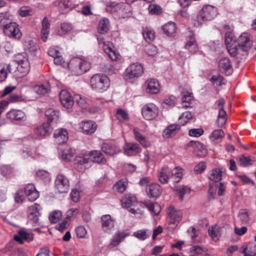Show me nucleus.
Returning a JSON list of instances; mask_svg holds the SVG:
<instances>
[{
    "label": "nucleus",
    "instance_id": "obj_8",
    "mask_svg": "<svg viewBox=\"0 0 256 256\" xmlns=\"http://www.w3.org/2000/svg\"><path fill=\"white\" fill-rule=\"evenodd\" d=\"M98 44L102 47L104 51L113 61H116L120 58L119 52L113 44L110 42H106L102 38H98Z\"/></svg>",
    "mask_w": 256,
    "mask_h": 256
},
{
    "label": "nucleus",
    "instance_id": "obj_24",
    "mask_svg": "<svg viewBox=\"0 0 256 256\" xmlns=\"http://www.w3.org/2000/svg\"><path fill=\"white\" fill-rule=\"evenodd\" d=\"M188 146L194 148L195 154L200 157H204L208 154L206 146L199 142H190Z\"/></svg>",
    "mask_w": 256,
    "mask_h": 256
},
{
    "label": "nucleus",
    "instance_id": "obj_27",
    "mask_svg": "<svg viewBox=\"0 0 256 256\" xmlns=\"http://www.w3.org/2000/svg\"><path fill=\"white\" fill-rule=\"evenodd\" d=\"M26 195L28 197L30 200L33 202L36 200L39 196V192L36 189L34 184H28L24 188Z\"/></svg>",
    "mask_w": 256,
    "mask_h": 256
},
{
    "label": "nucleus",
    "instance_id": "obj_26",
    "mask_svg": "<svg viewBox=\"0 0 256 256\" xmlns=\"http://www.w3.org/2000/svg\"><path fill=\"white\" fill-rule=\"evenodd\" d=\"M167 222L168 224V228L173 230L175 228L176 222V210L174 206H170L167 210Z\"/></svg>",
    "mask_w": 256,
    "mask_h": 256
},
{
    "label": "nucleus",
    "instance_id": "obj_60",
    "mask_svg": "<svg viewBox=\"0 0 256 256\" xmlns=\"http://www.w3.org/2000/svg\"><path fill=\"white\" fill-rule=\"evenodd\" d=\"M238 160L240 165L242 166H248L252 164L253 162L252 160L249 156H246L244 155H240L239 156Z\"/></svg>",
    "mask_w": 256,
    "mask_h": 256
},
{
    "label": "nucleus",
    "instance_id": "obj_43",
    "mask_svg": "<svg viewBox=\"0 0 256 256\" xmlns=\"http://www.w3.org/2000/svg\"><path fill=\"white\" fill-rule=\"evenodd\" d=\"M224 136V133L222 130H216L212 132L210 138L212 142L218 143L222 141Z\"/></svg>",
    "mask_w": 256,
    "mask_h": 256
},
{
    "label": "nucleus",
    "instance_id": "obj_32",
    "mask_svg": "<svg viewBox=\"0 0 256 256\" xmlns=\"http://www.w3.org/2000/svg\"><path fill=\"white\" fill-rule=\"evenodd\" d=\"M50 24L47 17H44L42 24V30L40 32L41 38L44 42H46L48 39L50 32Z\"/></svg>",
    "mask_w": 256,
    "mask_h": 256
},
{
    "label": "nucleus",
    "instance_id": "obj_12",
    "mask_svg": "<svg viewBox=\"0 0 256 256\" xmlns=\"http://www.w3.org/2000/svg\"><path fill=\"white\" fill-rule=\"evenodd\" d=\"M2 30L6 35L16 40H20L22 35L18 25L15 22H10Z\"/></svg>",
    "mask_w": 256,
    "mask_h": 256
},
{
    "label": "nucleus",
    "instance_id": "obj_7",
    "mask_svg": "<svg viewBox=\"0 0 256 256\" xmlns=\"http://www.w3.org/2000/svg\"><path fill=\"white\" fill-rule=\"evenodd\" d=\"M122 207L130 208V212L133 214L140 216L142 212L140 209L141 206L137 202L136 198L131 194H126L121 200Z\"/></svg>",
    "mask_w": 256,
    "mask_h": 256
},
{
    "label": "nucleus",
    "instance_id": "obj_63",
    "mask_svg": "<svg viewBox=\"0 0 256 256\" xmlns=\"http://www.w3.org/2000/svg\"><path fill=\"white\" fill-rule=\"evenodd\" d=\"M238 218L242 224H247L250 221L249 215L245 210H241L238 214Z\"/></svg>",
    "mask_w": 256,
    "mask_h": 256
},
{
    "label": "nucleus",
    "instance_id": "obj_42",
    "mask_svg": "<svg viewBox=\"0 0 256 256\" xmlns=\"http://www.w3.org/2000/svg\"><path fill=\"white\" fill-rule=\"evenodd\" d=\"M164 32L168 36H172L176 32V25L174 22H169L162 28Z\"/></svg>",
    "mask_w": 256,
    "mask_h": 256
},
{
    "label": "nucleus",
    "instance_id": "obj_37",
    "mask_svg": "<svg viewBox=\"0 0 256 256\" xmlns=\"http://www.w3.org/2000/svg\"><path fill=\"white\" fill-rule=\"evenodd\" d=\"M191 190L190 188L184 186L180 185L177 187V196L180 202H183L186 196L190 194Z\"/></svg>",
    "mask_w": 256,
    "mask_h": 256
},
{
    "label": "nucleus",
    "instance_id": "obj_51",
    "mask_svg": "<svg viewBox=\"0 0 256 256\" xmlns=\"http://www.w3.org/2000/svg\"><path fill=\"white\" fill-rule=\"evenodd\" d=\"M59 7L62 13H65L74 8L70 0H60Z\"/></svg>",
    "mask_w": 256,
    "mask_h": 256
},
{
    "label": "nucleus",
    "instance_id": "obj_52",
    "mask_svg": "<svg viewBox=\"0 0 256 256\" xmlns=\"http://www.w3.org/2000/svg\"><path fill=\"white\" fill-rule=\"evenodd\" d=\"M11 16L8 12H4L0 14V27L2 29L5 26L9 23V21L11 20Z\"/></svg>",
    "mask_w": 256,
    "mask_h": 256
},
{
    "label": "nucleus",
    "instance_id": "obj_41",
    "mask_svg": "<svg viewBox=\"0 0 256 256\" xmlns=\"http://www.w3.org/2000/svg\"><path fill=\"white\" fill-rule=\"evenodd\" d=\"M144 38L147 42H151L154 40L156 37L155 32L150 27L144 28L142 30Z\"/></svg>",
    "mask_w": 256,
    "mask_h": 256
},
{
    "label": "nucleus",
    "instance_id": "obj_58",
    "mask_svg": "<svg viewBox=\"0 0 256 256\" xmlns=\"http://www.w3.org/2000/svg\"><path fill=\"white\" fill-rule=\"evenodd\" d=\"M116 117L120 122H124L129 119L128 113L122 109H118L116 112Z\"/></svg>",
    "mask_w": 256,
    "mask_h": 256
},
{
    "label": "nucleus",
    "instance_id": "obj_25",
    "mask_svg": "<svg viewBox=\"0 0 256 256\" xmlns=\"http://www.w3.org/2000/svg\"><path fill=\"white\" fill-rule=\"evenodd\" d=\"M101 220L103 230L106 232H110L114 228V220L109 214L103 216Z\"/></svg>",
    "mask_w": 256,
    "mask_h": 256
},
{
    "label": "nucleus",
    "instance_id": "obj_53",
    "mask_svg": "<svg viewBox=\"0 0 256 256\" xmlns=\"http://www.w3.org/2000/svg\"><path fill=\"white\" fill-rule=\"evenodd\" d=\"M194 116V114L190 112H186L179 117L178 122L180 124L184 126Z\"/></svg>",
    "mask_w": 256,
    "mask_h": 256
},
{
    "label": "nucleus",
    "instance_id": "obj_22",
    "mask_svg": "<svg viewBox=\"0 0 256 256\" xmlns=\"http://www.w3.org/2000/svg\"><path fill=\"white\" fill-rule=\"evenodd\" d=\"M146 192L148 197L157 198L162 194V188L158 184H152L147 186Z\"/></svg>",
    "mask_w": 256,
    "mask_h": 256
},
{
    "label": "nucleus",
    "instance_id": "obj_35",
    "mask_svg": "<svg viewBox=\"0 0 256 256\" xmlns=\"http://www.w3.org/2000/svg\"><path fill=\"white\" fill-rule=\"evenodd\" d=\"M134 134L136 140L144 148H147L150 146V142L148 138L142 136L136 129H134Z\"/></svg>",
    "mask_w": 256,
    "mask_h": 256
},
{
    "label": "nucleus",
    "instance_id": "obj_4",
    "mask_svg": "<svg viewBox=\"0 0 256 256\" xmlns=\"http://www.w3.org/2000/svg\"><path fill=\"white\" fill-rule=\"evenodd\" d=\"M225 43L227 49L232 56L240 59H242L246 56L249 49L238 46L236 40L230 36H226Z\"/></svg>",
    "mask_w": 256,
    "mask_h": 256
},
{
    "label": "nucleus",
    "instance_id": "obj_18",
    "mask_svg": "<svg viewBox=\"0 0 256 256\" xmlns=\"http://www.w3.org/2000/svg\"><path fill=\"white\" fill-rule=\"evenodd\" d=\"M144 88L147 92L156 94L160 92V86L158 82L154 78L148 79L144 84Z\"/></svg>",
    "mask_w": 256,
    "mask_h": 256
},
{
    "label": "nucleus",
    "instance_id": "obj_49",
    "mask_svg": "<svg viewBox=\"0 0 256 256\" xmlns=\"http://www.w3.org/2000/svg\"><path fill=\"white\" fill-rule=\"evenodd\" d=\"M24 49L28 52L34 54L37 50L38 46L36 44L33 40H28L25 41L24 44Z\"/></svg>",
    "mask_w": 256,
    "mask_h": 256
},
{
    "label": "nucleus",
    "instance_id": "obj_62",
    "mask_svg": "<svg viewBox=\"0 0 256 256\" xmlns=\"http://www.w3.org/2000/svg\"><path fill=\"white\" fill-rule=\"evenodd\" d=\"M218 227L216 226H212L208 230V234L212 239L214 241L218 240Z\"/></svg>",
    "mask_w": 256,
    "mask_h": 256
},
{
    "label": "nucleus",
    "instance_id": "obj_3",
    "mask_svg": "<svg viewBox=\"0 0 256 256\" xmlns=\"http://www.w3.org/2000/svg\"><path fill=\"white\" fill-rule=\"evenodd\" d=\"M218 13V10L216 7L210 5L204 6L198 14L193 17L194 26H200L205 22L214 18L216 16Z\"/></svg>",
    "mask_w": 256,
    "mask_h": 256
},
{
    "label": "nucleus",
    "instance_id": "obj_14",
    "mask_svg": "<svg viewBox=\"0 0 256 256\" xmlns=\"http://www.w3.org/2000/svg\"><path fill=\"white\" fill-rule=\"evenodd\" d=\"M55 186L60 193L67 192L70 188L68 178L63 174H58L55 180Z\"/></svg>",
    "mask_w": 256,
    "mask_h": 256
},
{
    "label": "nucleus",
    "instance_id": "obj_5",
    "mask_svg": "<svg viewBox=\"0 0 256 256\" xmlns=\"http://www.w3.org/2000/svg\"><path fill=\"white\" fill-rule=\"evenodd\" d=\"M110 86V80L108 76L104 74H96L90 80L92 88L98 92L106 91Z\"/></svg>",
    "mask_w": 256,
    "mask_h": 256
},
{
    "label": "nucleus",
    "instance_id": "obj_30",
    "mask_svg": "<svg viewBox=\"0 0 256 256\" xmlns=\"http://www.w3.org/2000/svg\"><path fill=\"white\" fill-rule=\"evenodd\" d=\"M237 44L240 46L250 49L252 45V41L250 40V36L248 33L242 34L238 38Z\"/></svg>",
    "mask_w": 256,
    "mask_h": 256
},
{
    "label": "nucleus",
    "instance_id": "obj_48",
    "mask_svg": "<svg viewBox=\"0 0 256 256\" xmlns=\"http://www.w3.org/2000/svg\"><path fill=\"white\" fill-rule=\"evenodd\" d=\"M127 184L126 180H120L114 186L113 190L116 192L122 193L126 190Z\"/></svg>",
    "mask_w": 256,
    "mask_h": 256
},
{
    "label": "nucleus",
    "instance_id": "obj_57",
    "mask_svg": "<svg viewBox=\"0 0 256 256\" xmlns=\"http://www.w3.org/2000/svg\"><path fill=\"white\" fill-rule=\"evenodd\" d=\"M62 214L60 210H54L49 216V220L52 223H56L62 218Z\"/></svg>",
    "mask_w": 256,
    "mask_h": 256
},
{
    "label": "nucleus",
    "instance_id": "obj_55",
    "mask_svg": "<svg viewBox=\"0 0 256 256\" xmlns=\"http://www.w3.org/2000/svg\"><path fill=\"white\" fill-rule=\"evenodd\" d=\"M36 174L38 178L44 182H49L51 179L50 174L45 170H38Z\"/></svg>",
    "mask_w": 256,
    "mask_h": 256
},
{
    "label": "nucleus",
    "instance_id": "obj_29",
    "mask_svg": "<svg viewBox=\"0 0 256 256\" xmlns=\"http://www.w3.org/2000/svg\"><path fill=\"white\" fill-rule=\"evenodd\" d=\"M218 66L226 75H230L232 72L231 62L229 58H224L220 60Z\"/></svg>",
    "mask_w": 256,
    "mask_h": 256
},
{
    "label": "nucleus",
    "instance_id": "obj_50",
    "mask_svg": "<svg viewBox=\"0 0 256 256\" xmlns=\"http://www.w3.org/2000/svg\"><path fill=\"white\" fill-rule=\"evenodd\" d=\"M72 25L68 23H63L60 28L56 29V32L58 35L62 36L72 30Z\"/></svg>",
    "mask_w": 256,
    "mask_h": 256
},
{
    "label": "nucleus",
    "instance_id": "obj_17",
    "mask_svg": "<svg viewBox=\"0 0 256 256\" xmlns=\"http://www.w3.org/2000/svg\"><path fill=\"white\" fill-rule=\"evenodd\" d=\"M6 116L11 120L24 122L26 119L25 113L22 110L17 109L11 110L6 113Z\"/></svg>",
    "mask_w": 256,
    "mask_h": 256
},
{
    "label": "nucleus",
    "instance_id": "obj_15",
    "mask_svg": "<svg viewBox=\"0 0 256 256\" xmlns=\"http://www.w3.org/2000/svg\"><path fill=\"white\" fill-rule=\"evenodd\" d=\"M78 126L83 134L88 135L94 134L97 128V124L92 120L82 121L78 124Z\"/></svg>",
    "mask_w": 256,
    "mask_h": 256
},
{
    "label": "nucleus",
    "instance_id": "obj_34",
    "mask_svg": "<svg viewBox=\"0 0 256 256\" xmlns=\"http://www.w3.org/2000/svg\"><path fill=\"white\" fill-rule=\"evenodd\" d=\"M185 48L192 54L198 50V47L196 38L193 36H190L188 38L185 44Z\"/></svg>",
    "mask_w": 256,
    "mask_h": 256
},
{
    "label": "nucleus",
    "instance_id": "obj_45",
    "mask_svg": "<svg viewBox=\"0 0 256 256\" xmlns=\"http://www.w3.org/2000/svg\"><path fill=\"white\" fill-rule=\"evenodd\" d=\"M222 172L220 169L216 168L212 170L208 174V178L215 182H220L222 180Z\"/></svg>",
    "mask_w": 256,
    "mask_h": 256
},
{
    "label": "nucleus",
    "instance_id": "obj_21",
    "mask_svg": "<svg viewBox=\"0 0 256 256\" xmlns=\"http://www.w3.org/2000/svg\"><path fill=\"white\" fill-rule=\"evenodd\" d=\"M14 239L20 244H22L24 241L28 242H32L34 239V236L32 233L28 232L24 229H21L18 231V234L14 236Z\"/></svg>",
    "mask_w": 256,
    "mask_h": 256
},
{
    "label": "nucleus",
    "instance_id": "obj_6",
    "mask_svg": "<svg viewBox=\"0 0 256 256\" xmlns=\"http://www.w3.org/2000/svg\"><path fill=\"white\" fill-rule=\"evenodd\" d=\"M67 66L74 74L80 75L89 70L90 64L84 59L74 58L71 60Z\"/></svg>",
    "mask_w": 256,
    "mask_h": 256
},
{
    "label": "nucleus",
    "instance_id": "obj_10",
    "mask_svg": "<svg viewBox=\"0 0 256 256\" xmlns=\"http://www.w3.org/2000/svg\"><path fill=\"white\" fill-rule=\"evenodd\" d=\"M144 73V68L141 64L133 63L126 69L125 74L128 78H136L140 77Z\"/></svg>",
    "mask_w": 256,
    "mask_h": 256
},
{
    "label": "nucleus",
    "instance_id": "obj_40",
    "mask_svg": "<svg viewBox=\"0 0 256 256\" xmlns=\"http://www.w3.org/2000/svg\"><path fill=\"white\" fill-rule=\"evenodd\" d=\"M110 28V22L107 18H103L98 22V30L100 34L106 33Z\"/></svg>",
    "mask_w": 256,
    "mask_h": 256
},
{
    "label": "nucleus",
    "instance_id": "obj_54",
    "mask_svg": "<svg viewBox=\"0 0 256 256\" xmlns=\"http://www.w3.org/2000/svg\"><path fill=\"white\" fill-rule=\"evenodd\" d=\"M176 124H172L168 126L163 132V136L165 138H170L175 135Z\"/></svg>",
    "mask_w": 256,
    "mask_h": 256
},
{
    "label": "nucleus",
    "instance_id": "obj_59",
    "mask_svg": "<svg viewBox=\"0 0 256 256\" xmlns=\"http://www.w3.org/2000/svg\"><path fill=\"white\" fill-rule=\"evenodd\" d=\"M79 209L76 208H70L66 213V218L68 220H71L76 217L79 214Z\"/></svg>",
    "mask_w": 256,
    "mask_h": 256
},
{
    "label": "nucleus",
    "instance_id": "obj_11",
    "mask_svg": "<svg viewBox=\"0 0 256 256\" xmlns=\"http://www.w3.org/2000/svg\"><path fill=\"white\" fill-rule=\"evenodd\" d=\"M224 104V99H219L216 101L215 104L216 108L218 110V116L216 121L218 127V128L223 127L226 122V114L223 108Z\"/></svg>",
    "mask_w": 256,
    "mask_h": 256
},
{
    "label": "nucleus",
    "instance_id": "obj_38",
    "mask_svg": "<svg viewBox=\"0 0 256 256\" xmlns=\"http://www.w3.org/2000/svg\"><path fill=\"white\" fill-rule=\"evenodd\" d=\"M151 234V231L148 229L138 230L133 233L132 236L140 240H144Z\"/></svg>",
    "mask_w": 256,
    "mask_h": 256
},
{
    "label": "nucleus",
    "instance_id": "obj_9",
    "mask_svg": "<svg viewBox=\"0 0 256 256\" xmlns=\"http://www.w3.org/2000/svg\"><path fill=\"white\" fill-rule=\"evenodd\" d=\"M158 112V108L152 103L145 104L142 109V116L146 120H152L155 118Z\"/></svg>",
    "mask_w": 256,
    "mask_h": 256
},
{
    "label": "nucleus",
    "instance_id": "obj_56",
    "mask_svg": "<svg viewBox=\"0 0 256 256\" xmlns=\"http://www.w3.org/2000/svg\"><path fill=\"white\" fill-rule=\"evenodd\" d=\"M74 154V150L72 148L65 150L62 152V158L66 162H70L73 158Z\"/></svg>",
    "mask_w": 256,
    "mask_h": 256
},
{
    "label": "nucleus",
    "instance_id": "obj_64",
    "mask_svg": "<svg viewBox=\"0 0 256 256\" xmlns=\"http://www.w3.org/2000/svg\"><path fill=\"white\" fill-rule=\"evenodd\" d=\"M75 231L76 236L80 238H84L87 234L86 230L82 226H77L75 229Z\"/></svg>",
    "mask_w": 256,
    "mask_h": 256
},
{
    "label": "nucleus",
    "instance_id": "obj_13",
    "mask_svg": "<svg viewBox=\"0 0 256 256\" xmlns=\"http://www.w3.org/2000/svg\"><path fill=\"white\" fill-rule=\"evenodd\" d=\"M181 95L182 97L178 108L186 109L191 108L194 100L192 92L190 90H184L181 92Z\"/></svg>",
    "mask_w": 256,
    "mask_h": 256
},
{
    "label": "nucleus",
    "instance_id": "obj_46",
    "mask_svg": "<svg viewBox=\"0 0 256 256\" xmlns=\"http://www.w3.org/2000/svg\"><path fill=\"white\" fill-rule=\"evenodd\" d=\"M33 90L38 94L44 95L50 90V85L46 84H45L36 85L34 86Z\"/></svg>",
    "mask_w": 256,
    "mask_h": 256
},
{
    "label": "nucleus",
    "instance_id": "obj_39",
    "mask_svg": "<svg viewBox=\"0 0 256 256\" xmlns=\"http://www.w3.org/2000/svg\"><path fill=\"white\" fill-rule=\"evenodd\" d=\"M122 9H125V5L123 4H116L114 2H110L106 4V10L110 13L117 12Z\"/></svg>",
    "mask_w": 256,
    "mask_h": 256
},
{
    "label": "nucleus",
    "instance_id": "obj_1",
    "mask_svg": "<svg viewBox=\"0 0 256 256\" xmlns=\"http://www.w3.org/2000/svg\"><path fill=\"white\" fill-rule=\"evenodd\" d=\"M10 64L16 67L12 73L16 78L26 76L30 71V64L26 53L17 54L16 60Z\"/></svg>",
    "mask_w": 256,
    "mask_h": 256
},
{
    "label": "nucleus",
    "instance_id": "obj_36",
    "mask_svg": "<svg viewBox=\"0 0 256 256\" xmlns=\"http://www.w3.org/2000/svg\"><path fill=\"white\" fill-rule=\"evenodd\" d=\"M240 252L244 256H256V245L252 243H249L247 245L243 246Z\"/></svg>",
    "mask_w": 256,
    "mask_h": 256
},
{
    "label": "nucleus",
    "instance_id": "obj_23",
    "mask_svg": "<svg viewBox=\"0 0 256 256\" xmlns=\"http://www.w3.org/2000/svg\"><path fill=\"white\" fill-rule=\"evenodd\" d=\"M52 131V128L48 122L44 123L42 126H38L34 129L35 134L38 136H48Z\"/></svg>",
    "mask_w": 256,
    "mask_h": 256
},
{
    "label": "nucleus",
    "instance_id": "obj_47",
    "mask_svg": "<svg viewBox=\"0 0 256 256\" xmlns=\"http://www.w3.org/2000/svg\"><path fill=\"white\" fill-rule=\"evenodd\" d=\"M144 204L150 212L155 216L158 215L161 211V207L157 202H146Z\"/></svg>",
    "mask_w": 256,
    "mask_h": 256
},
{
    "label": "nucleus",
    "instance_id": "obj_20",
    "mask_svg": "<svg viewBox=\"0 0 256 256\" xmlns=\"http://www.w3.org/2000/svg\"><path fill=\"white\" fill-rule=\"evenodd\" d=\"M54 137L56 142L59 144H62L68 141V134L66 128H60L54 131Z\"/></svg>",
    "mask_w": 256,
    "mask_h": 256
},
{
    "label": "nucleus",
    "instance_id": "obj_33",
    "mask_svg": "<svg viewBox=\"0 0 256 256\" xmlns=\"http://www.w3.org/2000/svg\"><path fill=\"white\" fill-rule=\"evenodd\" d=\"M172 176V170L168 167H163L160 171L158 174V179L162 184H166L170 176Z\"/></svg>",
    "mask_w": 256,
    "mask_h": 256
},
{
    "label": "nucleus",
    "instance_id": "obj_19",
    "mask_svg": "<svg viewBox=\"0 0 256 256\" xmlns=\"http://www.w3.org/2000/svg\"><path fill=\"white\" fill-rule=\"evenodd\" d=\"M124 153L128 156H136L142 151L140 146L136 143L126 142L124 146Z\"/></svg>",
    "mask_w": 256,
    "mask_h": 256
},
{
    "label": "nucleus",
    "instance_id": "obj_2",
    "mask_svg": "<svg viewBox=\"0 0 256 256\" xmlns=\"http://www.w3.org/2000/svg\"><path fill=\"white\" fill-rule=\"evenodd\" d=\"M75 162L78 164V166H84V168H86L88 166V164L92 162L104 164L106 162V160L100 151L94 150L80 154L76 158Z\"/></svg>",
    "mask_w": 256,
    "mask_h": 256
},
{
    "label": "nucleus",
    "instance_id": "obj_28",
    "mask_svg": "<svg viewBox=\"0 0 256 256\" xmlns=\"http://www.w3.org/2000/svg\"><path fill=\"white\" fill-rule=\"evenodd\" d=\"M102 150L106 154L113 156L121 152L120 148L115 144L104 143L102 146Z\"/></svg>",
    "mask_w": 256,
    "mask_h": 256
},
{
    "label": "nucleus",
    "instance_id": "obj_61",
    "mask_svg": "<svg viewBox=\"0 0 256 256\" xmlns=\"http://www.w3.org/2000/svg\"><path fill=\"white\" fill-rule=\"evenodd\" d=\"M148 10L150 14L155 15L160 14L162 12V8L160 6L155 4H150Z\"/></svg>",
    "mask_w": 256,
    "mask_h": 256
},
{
    "label": "nucleus",
    "instance_id": "obj_16",
    "mask_svg": "<svg viewBox=\"0 0 256 256\" xmlns=\"http://www.w3.org/2000/svg\"><path fill=\"white\" fill-rule=\"evenodd\" d=\"M60 100L62 104L66 108H70L74 105L72 96L67 90H61L60 93Z\"/></svg>",
    "mask_w": 256,
    "mask_h": 256
},
{
    "label": "nucleus",
    "instance_id": "obj_31",
    "mask_svg": "<svg viewBox=\"0 0 256 256\" xmlns=\"http://www.w3.org/2000/svg\"><path fill=\"white\" fill-rule=\"evenodd\" d=\"M15 68L14 64H0V82L4 81L7 77L8 72L12 73Z\"/></svg>",
    "mask_w": 256,
    "mask_h": 256
},
{
    "label": "nucleus",
    "instance_id": "obj_44",
    "mask_svg": "<svg viewBox=\"0 0 256 256\" xmlns=\"http://www.w3.org/2000/svg\"><path fill=\"white\" fill-rule=\"evenodd\" d=\"M45 114L49 121H56L58 119L60 112L52 108H48L46 110Z\"/></svg>",
    "mask_w": 256,
    "mask_h": 256
}]
</instances>
